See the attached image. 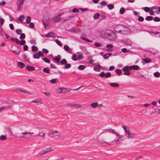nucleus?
I'll return each instance as SVG.
<instances>
[{"mask_svg":"<svg viewBox=\"0 0 160 160\" xmlns=\"http://www.w3.org/2000/svg\"><path fill=\"white\" fill-rule=\"evenodd\" d=\"M38 50V48L35 46H33L32 47V51L36 52Z\"/></svg>","mask_w":160,"mask_h":160,"instance_id":"40","label":"nucleus"},{"mask_svg":"<svg viewBox=\"0 0 160 160\" xmlns=\"http://www.w3.org/2000/svg\"><path fill=\"white\" fill-rule=\"evenodd\" d=\"M39 57H42L44 56V54L41 51H39L38 52Z\"/></svg>","mask_w":160,"mask_h":160,"instance_id":"61","label":"nucleus"},{"mask_svg":"<svg viewBox=\"0 0 160 160\" xmlns=\"http://www.w3.org/2000/svg\"><path fill=\"white\" fill-rule=\"evenodd\" d=\"M108 7L110 10H112L114 8V6L112 4H109L108 6Z\"/></svg>","mask_w":160,"mask_h":160,"instance_id":"55","label":"nucleus"},{"mask_svg":"<svg viewBox=\"0 0 160 160\" xmlns=\"http://www.w3.org/2000/svg\"><path fill=\"white\" fill-rule=\"evenodd\" d=\"M71 67V65L70 63H68L67 62L65 64L64 67L62 68L63 69H68Z\"/></svg>","mask_w":160,"mask_h":160,"instance_id":"28","label":"nucleus"},{"mask_svg":"<svg viewBox=\"0 0 160 160\" xmlns=\"http://www.w3.org/2000/svg\"><path fill=\"white\" fill-rule=\"evenodd\" d=\"M25 38V35L23 33H22L20 36L19 38L21 39H24Z\"/></svg>","mask_w":160,"mask_h":160,"instance_id":"54","label":"nucleus"},{"mask_svg":"<svg viewBox=\"0 0 160 160\" xmlns=\"http://www.w3.org/2000/svg\"><path fill=\"white\" fill-rule=\"evenodd\" d=\"M22 57L24 59L26 62H30V61H29L28 57L25 54H23Z\"/></svg>","mask_w":160,"mask_h":160,"instance_id":"35","label":"nucleus"},{"mask_svg":"<svg viewBox=\"0 0 160 160\" xmlns=\"http://www.w3.org/2000/svg\"><path fill=\"white\" fill-rule=\"evenodd\" d=\"M122 25H118L116 26L114 29V31L117 32H119L120 33L121 32V29H122Z\"/></svg>","mask_w":160,"mask_h":160,"instance_id":"7","label":"nucleus"},{"mask_svg":"<svg viewBox=\"0 0 160 160\" xmlns=\"http://www.w3.org/2000/svg\"><path fill=\"white\" fill-rule=\"evenodd\" d=\"M109 85L112 87L114 88H118L119 86V84L117 83H108Z\"/></svg>","mask_w":160,"mask_h":160,"instance_id":"18","label":"nucleus"},{"mask_svg":"<svg viewBox=\"0 0 160 160\" xmlns=\"http://www.w3.org/2000/svg\"><path fill=\"white\" fill-rule=\"evenodd\" d=\"M155 112L158 114H160V109L158 108L155 109Z\"/></svg>","mask_w":160,"mask_h":160,"instance_id":"64","label":"nucleus"},{"mask_svg":"<svg viewBox=\"0 0 160 160\" xmlns=\"http://www.w3.org/2000/svg\"><path fill=\"white\" fill-rule=\"evenodd\" d=\"M12 107V105H7L6 106H4L0 108V112L3 110H5L8 108H11Z\"/></svg>","mask_w":160,"mask_h":160,"instance_id":"11","label":"nucleus"},{"mask_svg":"<svg viewBox=\"0 0 160 160\" xmlns=\"http://www.w3.org/2000/svg\"><path fill=\"white\" fill-rule=\"evenodd\" d=\"M86 68V66L84 65H80L78 67V68L80 70H83Z\"/></svg>","mask_w":160,"mask_h":160,"instance_id":"45","label":"nucleus"},{"mask_svg":"<svg viewBox=\"0 0 160 160\" xmlns=\"http://www.w3.org/2000/svg\"><path fill=\"white\" fill-rule=\"evenodd\" d=\"M64 48L66 51H68L69 52L71 51V50H69V48L67 45H65L64 47Z\"/></svg>","mask_w":160,"mask_h":160,"instance_id":"37","label":"nucleus"},{"mask_svg":"<svg viewBox=\"0 0 160 160\" xmlns=\"http://www.w3.org/2000/svg\"><path fill=\"white\" fill-rule=\"evenodd\" d=\"M32 102L34 103H38L39 102H42V100L40 99H37L34 100L32 101Z\"/></svg>","mask_w":160,"mask_h":160,"instance_id":"46","label":"nucleus"},{"mask_svg":"<svg viewBox=\"0 0 160 160\" xmlns=\"http://www.w3.org/2000/svg\"><path fill=\"white\" fill-rule=\"evenodd\" d=\"M79 11V10L77 8H74L72 10V12L74 13L77 12Z\"/></svg>","mask_w":160,"mask_h":160,"instance_id":"63","label":"nucleus"},{"mask_svg":"<svg viewBox=\"0 0 160 160\" xmlns=\"http://www.w3.org/2000/svg\"><path fill=\"white\" fill-rule=\"evenodd\" d=\"M107 131L111 133H113V132H114V130L113 129H105L104 130V131L102 132L100 134V135H99V136L100 135H102L105 132V131Z\"/></svg>","mask_w":160,"mask_h":160,"instance_id":"31","label":"nucleus"},{"mask_svg":"<svg viewBox=\"0 0 160 160\" xmlns=\"http://www.w3.org/2000/svg\"><path fill=\"white\" fill-rule=\"evenodd\" d=\"M16 32L17 34L20 35L22 33V31L21 29H18L16 30Z\"/></svg>","mask_w":160,"mask_h":160,"instance_id":"57","label":"nucleus"},{"mask_svg":"<svg viewBox=\"0 0 160 160\" xmlns=\"http://www.w3.org/2000/svg\"><path fill=\"white\" fill-rule=\"evenodd\" d=\"M67 62V61L65 59H63L60 62V63L63 65L65 64Z\"/></svg>","mask_w":160,"mask_h":160,"instance_id":"48","label":"nucleus"},{"mask_svg":"<svg viewBox=\"0 0 160 160\" xmlns=\"http://www.w3.org/2000/svg\"><path fill=\"white\" fill-rule=\"evenodd\" d=\"M112 54V53H107L103 55V58L105 59H107L110 57Z\"/></svg>","mask_w":160,"mask_h":160,"instance_id":"29","label":"nucleus"},{"mask_svg":"<svg viewBox=\"0 0 160 160\" xmlns=\"http://www.w3.org/2000/svg\"><path fill=\"white\" fill-rule=\"evenodd\" d=\"M111 32L108 38L110 40H114L117 38L116 33L112 31H111Z\"/></svg>","mask_w":160,"mask_h":160,"instance_id":"3","label":"nucleus"},{"mask_svg":"<svg viewBox=\"0 0 160 160\" xmlns=\"http://www.w3.org/2000/svg\"><path fill=\"white\" fill-rule=\"evenodd\" d=\"M77 54H78L77 58L78 60H81L83 58V56L82 52H78Z\"/></svg>","mask_w":160,"mask_h":160,"instance_id":"21","label":"nucleus"},{"mask_svg":"<svg viewBox=\"0 0 160 160\" xmlns=\"http://www.w3.org/2000/svg\"><path fill=\"white\" fill-rule=\"evenodd\" d=\"M57 80L58 79L54 78L50 80V82L52 83L55 84L56 82L57 81Z\"/></svg>","mask_w":160,"mask_h":160,"instance_id":"56","label":"nucleus"},{"mask_svg":"<svg viewBox=\"0 0 160 160\" xmlns=\"http://www.w3.org/2000/svg\"><path fill=\"white\" fill-rule=\"evenodd\" d=\"M100 16V14L99 13H97L93 15V17L94 19H97L99 18Z\"/></svg>","mask_w":160,"mask_h":160,"instance_id":"30","label":"nucleus"},{"mask_svg":"<svg viewBox=\"0 0 160 160\" xmlns=\"http://www.w3.org/2000/svg\"><path fill=\"white\" fill-rule=\"evenodd\" d=\"M43 24L44 25L45 28L46 29L47 26L50 25V22L49 21H42Z\"/></svg>","mask_w":160,"mask_h":160,"instance_id":"22","label":"nucleus"},{"mask_svg":"<svg viewBox=\"0 0 160 160\" xmlns=\"http://www.w3.org/2000/svg\"><path fill=\"white\" fill-rule=\"evenodd\" d=\"M48 134L49 136L51 138H55L56 137V135H54V132L50 130L48 132Z\"/></svg>","mask_w":160,"mask_h":160,"instance_id":"20","label":"nucleus"},{"mask_svg":"<svg viewBox=\"0 0 160 160\" xmlns=\"http://www.w3.org/2000/svg\"><path fill=\"white\" fill-rule=\"evenodd\" d=\"M142 60L145 62V63H148L151 62V59L149 58H142Z\"/></svg>","mask_w":160,"mask_h":160,"instance_id":"23","label":"nucleus"},{"mask_svg":"<svg viewBox=\"0 0 160 160\" xmlns=\"http://www.w3.org/2000/svg\"><path fill=\"white\" fill-rule=\"evenodd\" d=\"M7 137L6 136L2 135L0 136V140L1 141H4L6 139Z\"/></svg>","mask_w":160,"mask_h":160,"instance_id":"44","label":"nucleus"},{"mask_svg":"<svg viewBox=\"0 0 160 160\" xmlns=\"http://www.w3.org/2000/svg\"><path fill=\"white\" fill-rule=\"evenodd\" d=\"M100 18L101 19H107V16L104 14L102 13L100 15Z\"/></svg>","mask_w":160,"mask_h":160,"instance_id":"39","label":"nucleus"},{"mask_svg":"<svg viewBox=\"0 0 160 160\" xmlns=\"http://www.w3.org/2000/svg\"><path fill=\"white\" fill-rule=\"evenodd\" d=\"M43 71L44 73H50V70L48 68H43Z\"/></svg>","mask_w":160,"mask_h":160,"instance_id":"32","label":"nucleus"},{"mask_svg":"<svg viewBox=\"0 0 160 160\" xmlns=\"http://www.w3.org/2000/svg\"><path fill=\"white\" fill-rule=\"evenodd\" d=\"M46 153V151L44 149L43 150H41L38 153V156H41Z\"/></svg>","mask_w":160,"mask_h":160,"instance_id":"27","label":"nucleus"},{"mask_svg":"<svg viewBox=\"0 0 160 160\" xmlns=\"http://www.w3.org/2000/svg\"><path fill=\"white\" fill-rule=\"evenodd\" d=\"M146 20H160V19L158 17H155L153 19L152 17L149 16L146 17Z\"/></svg>","mask_w":160,"mask_h":160,"instance_id":"13","label":"nucleus"},{"mask_svg":"<svg viewBox=\"0 0 160 160\" xmlns=\"http://www.w3.org/2000/svg\"><path fill=\"white\" fill-rule=\"evenodd\" d=\"M53 60L54 62L56 63H58L60 62V60L61 58V57L60 55H58V56L55 57H53Z\"/></svg>","mask_w":160,"mask_h":160,"instance_id":"6","label":"nucleus"},{"mask_svg":"<svg viewBox=\"0 0 160 160\" xmlns=\"http://www.w3.org/2000/svg\"><path fill=\"white\" fill-rule=\"evenodd\" d=\"M11 40H12L13 41L15 42L17 44H19V43L20 41L17 38H12Z\"/></svg>","mask_w":160,"mask_h":160,"instance_id":"41","label":"nucleus"},{"mask_svg":"<svg viewBox=\"0 0 160 160\" xmlns=\"http://www.w3.org/2000/svg\"><path fill=\"white\" fill-rule=\"evenodd\" d=\"M16 55H18L20 53V51L19 50H14V51H12Z\"/></svg>","mask_w":160,"mask_h":160,"instance_id":"62","label":"nucleus"},{"mask_svg":"<svg viewBox=\"0 0 160 160\" xmlns=\"http://www.w3.org/2000/svg\"><path fill=\"white\" fill-rule=\"evenodd\" d=\"M42 59H43L46 63H50L51 62L50 60L47 58H42Z\"/></svg>","mask_w":160,"mask_h":160,"instance_id":"38","label":"nucleus"},{"mask_svg":"<svg viewBox=\"0 0 160 160\" xmlns=\"http://www.w3.org/2000/svg\"><path fill=\"white\" fill-rule=\"evenodd\" d=\"M62 93H66L69 92L70 91H68L67 88H62Z\"/></svg>","mask_w":160,"mask_h":160,"instance_id":"47","label":"nucleus"},{"mask_svg":"<svg viewBox=\"0 0 160 160\" xmlns=\"http://www.w3.org/2000/svg\"><path fill=\"white\" fill-rule=\"evenodd\" d=\"M68 106L69 107L71 108H80L81 107V106L80 104H69L68 105Z\"/></svg>","mask_w":160,"mask_h":160,"instance_id":"14","label":"nucleus"},{"mask_svg":"<svg viewBox=\"0 0 160 160\" xmlns=\"http://www.w3.org/2000/svg\"><path fill=\"white\" fill-rule=\"evenodd\" d=\"M56 34L53 32H49L45 35V37L47 38H55L56 37Z\"/></svg>","mask_w":160,"mask_h":160,"instance_id":"8","label":"nucleus"},{"mask_svg":"<svg viewBox=\"0 0 160 160\" xmlns=\"http://www.w3.org/2000/svg\"><path fill=\"white\" fill-rule=\"evenodd\" d=\"M122 127L124 129L125 134L126 135V133L128 132V130H130L129 128H127L126 126L124 125L122 126Z\"/></svg>","mask_w":160,"mask_h":160,"instance_id":"33","label":"nucleus"},{"mask_svg":"<svg viewBox=\"0 0 160 160\" xmlns=\"http://www.w3.org/2000/svg\"><path fill=\"white\" fill-rule=\"evenodd\" d=\"M130 71V70H128L127 71L123 73L124 75H129L131 74Z\"/></svg>","mask_w":160,"mask_h":160,"instance_id":"60","label":"nucleus"},{"mask_svg":"<svg viewBox=\"0 0 160 160\" xmlns=\"http://www.w3.org/2000/svg\"><path fill=\"white\" fill-rule=\"evenodd\" d=\"M111 31L110 30H107L102 32L101 34L102 37L108 38L109 34L111 33Z\"/></svg>","mask_w":160,"mask_h":160,"instance_id":"2","label":"nucleus"},{"mask_svg":"<svg viewBox=\"0 0 160 160\" xmlns=\"http://www.w3.org/2000/svg\"><path fill=\"white\" fill-rule=\"evenodd\" d=\"M105 73L104 71L102 72L99 75V76L101 77H103L104 76H105Z\"/></svg>","mask_w":160,"mask_h":160,"instance_id":"59","label":"nucleus"},{"mask_svg":"<svg viewBox=\"0 0 160 160\" xmlns=\"http://www.w3.org/2000/svg\"><path fill=\"white\" fill-rule=\"evenodd\" d=\"M106 47L107 48H105V49L107 51H109L110 50H111L113 47L112 44H107L106 45Z\"/></svg>","mask_w":160,"mask_h":160,"instance_id":"16","label":"nucleus"},{"mask_svg":"<svg viewBox=\"0 0 160 160\" xmlns=\"http://www.w3.org/2000/svg\"><path fill=\"white\" fill-rule=\"evenodd\" d=\"M116 73L119 76L121 75L122 73V71L121 69H117L115 70Z\"/></svg>","mask_w":160,"mask_h":160,"instance_id":"36","label":"nucleus"},{"mask_svg":"<svg viewBox=\"0 0 160 160\" xmlns=\"http://www.w3.org/2000/svg\"><path fill=\"white\" fill-rule=\"evenodd\" d=\"M98 103L97 102H95L91 104L90 106L92 108H96L98 107Z\"/></svg>","mask_w":160,"mask_h":160,"instance_id":"24","label":"nucleus"},{"mask_svg":"<svg viewBox=\"0 0 160 160\" xmlns=\"http://www.w3.org/2000/svg\"><path fill=\"white\" fill-rule=\"evenodd\" d=\"M111 76V74L110 72H108L105 74V78H109Z\"/></svg>","mask_w":160,"mask_h":160,"instance_id":"53","label":"nucleus"},{"mask_svg":"<svg viewBox=\"0 0 160 160\" xmlns=\"http://www.w3.org/2000/svg\"><path fill=\"white\" fill-rule=\"evenodd\" d=\"M94 45L96 47H100L101 44L98 42H96L94 44Z\"/></svg>","mask_w":160,"mask_h":160,"instance_id":"58","label":"nucleus"},{"mask_svg":"<svg viewBox=\"0 0 160 160\" xmlns=\"http://www.w3.org/2000/svg\"><path fill=\"white\" fill-rule=\"evenodd\" d=\"M21 134L24 135V138H30L31 137V136H32L29 133H27L26 132H22Z\"/></svg>","mask_w":160,"mask_h":160,"instance_id":"15","label":"nucleus"},{"mask_svg":"<svg viewBox=\"0 0 160 160\" xmlns=\"http://www.w3.org/2000/svg\"><path fill=\"white\" fill-rule=\"evenodd\" d=\"M16 91H20L22 92L26 93H28V94L30 93L29 92L26 91L25 89H23V88H17L16 89Z\"/></svg>","mask_w":160,"mask_h":160,"instance_id":"19","label":"nucleus"},{"mask_svg":"<svg viewBox=\"0 0 160 160\" xmlns=\"http://www.w3.org/2000/svg\"><path fill=\"white\" fill-rule=\"evenodd\" d=\"M122 127L124 129L125 134L126 135V133L128 132V130H130L129 128H127L126 126L124 125L122 126Z\"/></svg>","mask_w":160,"mask_h":160,"instance_id":"34","label":"nucleus"},{"mask_svg":"<svg viewBox=\"0 0 160 160\" xmlns=\"http://www.w3.org/2000/svg\"><path fill=\"white\" fill-rule=\"evenodd\" d=\"M123 42L125 44L128 45L130 46L132 44V42L129 39L123 40Z\"/></svg>","mask_w":160,"mask_h":160,"instance_id":"12","label":"nucleus"},{"mask_svg":"<svg viewBox=\"0 0 160 160\" xmlns=\"http://www.w3.org/2000/svg\"><path fill=\"white\" fill-rule=\"evenodd\" d=\"M17 65L20 68H22L25 67L24 64L21 62H18Z\"/></svg>","mask_w":160,"mask_h":160,"instance_id":"25","label":"nucleus"},{"mask_svg":"<svg viewBox=\"0 0 160 160\" xmlns=\"http://www.w3.org/2000/svg\"><path fill=\"white\" fill-rule=\"evenodd\" d=\"M33 57L34 58L38 59L39 58V56L38 53H36L34 54L33 55Z\"/></svg>","mask_w":160,"mask_h":160,"instance_id":"43","label":"nucleus"},{"mask_svg":"<svg viewBox=\"0 0 160 160\" xmlns=\"http://www.w3.org/2000/svg\"><path fill=\"white\" fill-rule=\"evenodd\" d=\"M26 69L29 71H32L35 70L34 67L31 66H26Z\"/></svg>","mask_w":160,"mask_h":160,"instance_id":"17","label":"nucleus"},{"mask_svg":"<svg viewBox=\"0 0 160 160\" xmlns=\"http://www.w3.org/2000/svg\"><path fill=\"white\" fill-rule=\"evenodd\" d=\"M120 33L123 35H127L130 32V30L127 26H122Z\"/></svg>","mask_w":160,"mask_h":160,"instance_id":"1","label":"nucleus"},{"mask_svg":"<svg viewBox=\"0 0 160 160\" xmlns=\"http://www.w3.org/2000/svg\"><path fill=\"white\" fill-rule=\"evenodd\" d=\"M31 21H26V22H26L27 23H30L29 24V26L30 27L32 28H34V26L33 23L32 22L30 23Z\"/></svg>","mask_w":160,"mask_h":160,"instance_id":"26","label":"nucleus"},{"mask_svg":"<svg viewBox=\"0 0 160 160\" xmlns=\"http://www.w3.org/2000/svg\"><path fill=\"white\" fill-rule=\"evenodd\" d=\"M126 135H128L127 138L128 139L133 138L135 137V134L130 131V130H128V132L126 133Z\"/></svg>","mask_w":160,"mask_h":160,"instance_id":"4","label":"nucleus"},{"mask_svg":"<svg viewBox=\"0 0 160 160\" xmlns=\"http://www.w3.org/2000/svg\"><path fill=\"white\" fill-rule=\"evenodd\" d=\"M45 150L46 151V153L48 152H50L52 151V147H49L46 149H45Z\"/></svg>","mask_w":160,"mask_h":160,"instance_id":"52","label":"nucleus"},{"mask_svg":"<svg viewBox=\"0 0 160 160\" xmlns=\"http://www.w3.org/2000/svg\"><path fill=\"white\" fill-rule=\"evenodd\" d=\"M129 66H126L124 67L123 68L122 70L123 71L125 72L127 71L128 70H129Z\"/></svg>","mask_w":160,"mask_h":160,"instance_id":"42","label":"nucleus"},{"mask_svg":"<svg viewBox=\"0 0 160 160\" xmlns=\"http://www.w3.org/2000/svg\"><path fill=\"white\" fill-rule=\"evenodd\" d=\"M125 12V9L123 8H122L120 10V13L121 14H123Z\"/></svg>","mask_w":160,"mask_h":160,"instance_id":"49","label":"nucleus"},{"mask_svg":"<svg viewBox=\"0 0 160 160\" xmlns=\"http://www.w3.org/2000/svg\"><path fill=\"white\" fill-rule=\"evenodd\" d=\"M154 76L158 78L160 76V73L158 72H156L154 73Z\"/></svg>","mask_w":160,"mask_h":160,"instance_id":"51","label":"nucleus"},{"mask_svg":"<svg viewBox=\"0 0 160 160\" xmlns=\"http://www.w3.org/2000/svg\"><path fill=\"white\" fill-rule=\"evenodd\" d=\"M50 19L49 13L45 12L43 15V20H49Z\"/></svg>","mask_w":160,"mask_h":160,"instance_id":"9","label":"nucleus"},{"mask_svg":"<svg viewBox=\"0 0 160 160\" xmlns=\"http://www.w3.org/2000/svg\"><path fill=\"white\" fill-rule=\"evenodd\" d=\"M77 56L76 54H73L72 57V59L74 61H76L78 60L77 58Z\"/></svg>","mask_w":160,"mask_h":160,"instance_id":"50","label":"nucleus"},{"mask_svg":"<svg viewBox=\"0 0 160 160\" xmlns=\"http://www.w3.org/2000/svg\"><path fill=\"white\" fill-rule=\"evenodd\" d=\"M140 69V67L137 65H134L129 66V70L131 71L132 69L134 70H139Z\"/></svg>","mask_w":160,"mask_h":160,"instance_id":"10","label":"nucleus"},{"mask_svg":"<svg viewBox=\"0 0 160 160\" xmlns=\"http://www.w3.org/2000/svg\"><path fill=\"white\" fill-rule=\"evenodd\" d=\"M63 13V12L58 13L52 17V20H60L61 19V16Z\"/></svg>","mask_w":160,"mask_h":160,"instance_id":"5","label":"nucleus"}]
</instances>
